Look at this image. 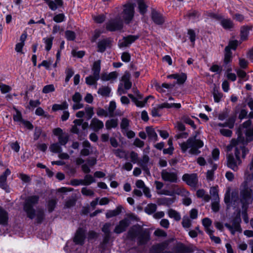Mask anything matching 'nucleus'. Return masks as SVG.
Masks as SVG:
<instances>
[{
	"label": "nucleus",
	"instance_id": "1",
	"mask_svg": "<svg viewBox=\"0 0 253 253\" xmlns=\"http://www.w3.org/2000/svg\"><path fill=\"white\" fill-rule=\"evenodd\" d=\"M38 195L29 196L26 198L23 204V210L28 218L33 219L36 218L38 223H41L44 219L45 214L43 209L36 210L34 207L39 203Z\"/></svg>",
	"mask_w": 253,
	"mask_h": 253
},
{
	"label": "nucleus",
	"instance_id": "2",
	"mask_svg": "<svg viewBox=\"0 0 253 253\" xmlns=\"http://www.w3.org/2000/svg\"><path fill=\"white\" fill-rule=\"evenodd\" d=\"M179 145L182 152L185 153L188 149H190L189 152L191 154L197 155L200 153L198 149L203 146L204 143L201 140L197 139L195 136L189 138L186 142Z\"/></svg>",
	"mask_w": 253,
	"mask_h": 253
},
{
	"label": "nucleus",
	"instance_id": "3",
	"mask_svg": "<svg viewBox=\"0 0 253 253\" xmlns=\"http://www.w3.org/2000/svg\"><path fill=\"white\" fill-rule=\"evenodd\" d=\"M135 5L128 2L123 5V11L121 13V21L126 24L131 23L134 15Z\"/></svg>",
	"mask_w": 253,
	"mask_h": 253
},
{
	"label": "nucleus",
	"instance_id": "4",
	"mask_svg": "<svg viewBox=\"0 0 253 253\" xmlns=\"http://www.w3.org/2000/svg\"><path fill=\"white\" fill-rule=\"evenodd\" d=\"M234 154L228 152L227 154V167L233 170L234 171H236L238 169V166L240 165L242 161L239 156V152L237 148H235Z\"/></svg>",
	"mask_w": 253,
	"mask_h": 253
},
{
	"label": "nucleus",
	"instance_id": "5",
	"mask_svg": "<svg viewBox=\"0 0 253 253\" xmlns=\"http://www.w3.org/2000/svg\"><path fill=\"white\" fill-rule=\"evenodd\" d=\"M241 221L240 212H239L231 221V224L226 223L224 225L229 230L232 235H234L236 232L240 233L242 232L241 226Z\"/></svg>",
	"mask_w": 253,
	"mask_h": 253
},
{
	"label": "nucleus",
	"instance_id": "6",
	"mask_svg": "<svg viewBox=\"0 0 253 253\" xmlns=\"http://www.w3.org/2000/svg\"><path fill=\"white\" fill-rule=\"evenodd\" d=\"M127 217L119 221L114 229V233L119 234L125 232L130 224V219H135L136 218L133 214H128Z\"/></svg>",
	"mask_w": 253,
	"mask_h": 253
},
{
	"label": "nucleus",
	"instance_id": "7",
	"mask_svg": "<svg viewBox=\"0 0 253 253\" xmlns=\"http://www.w3.org/2000/svg\"><path fill=\"white\" fill-rule=\"evenodd\" d=\"M240 138H238L237 140H233L231 143L227 146V150L228 152L231 151L233 149L235 150V148H237L239 152V156H240V153H242V157L244 158L247 154L249 153V150L245 148L243 143H240Z\"/></svg>",
	"mask_w": 253,
	"mask_h": 253
},
{
	"label": "nucleus",
	"instance_id": "8",
	"mask_svg": "<svg viewBox=\"0 0 253 253\" xmlns=\"http://www.w3.org/2000/svg\"><path fill=\"white\" fill-rule=\"evenodd\" d=\"M224 200L226 204L230 203L234 208L238 207L239 204L241 203L240 198L239 199L238 196V193L236 191L232 192L231 198L229 191H227L225 194Z\"/></svg>",
	"mask_w": 253,
	"mask_h": 253
},
{
	"label": "nucleus",
	"instance_id": "9",
	"mask_svg": "<svg viewBox=\"0 0 253 253\" xmlns=\"http://www.w3.org/2000/svg\"><path fill=\"white\" fill-rule=\"evenodd\" d=\"M182 179L183 181L192 188H196L198 183V178L196 173H185L183 175Z\"/></svg>",
	"mask_w": 253,
	"mask_h": 253
},
{
	"label": "nucleus",
	"instance_id": "10",
	"mask_svg": "<svg viewBox=\"0 0 253 253\" xmlns=\"http://www.w3.org/2000/svg\"><path fill=\"white\" fill-rule=\"evenodd\" d=\"M161 176L162 179L165 181L176 183L177 181V173L172 172L168 169L162 170L161 172Z\"/></svg>",
	"mask_w": 253,
	"mask_h": 253
},
{
	"label": "nucleus",
	"instance_id": "11",
	"mask_svg": "<svg viewBox=\"0 0 253 253\" xmlns=\"http://www.w3.org/2000/svg\"><path fill=\"white\" fill-rule=\"evenodd\" d=\"M142 228L138 225H133L128 230L126 234V238L128 240L134 241L138 234L142 231Z\"/></svg>",
	"mask_w": 253,
	"mask_h": 253
},
{
	"label": "nucleus",
	"instance_id": "12",
	"mask_svg": "<svg viewBox=\"0 0 253 253\" xmlns=\"http://www.w3.org/2000/svg\"><path fill=\"white\" fill-rule=\"evenodd\" d=\"M123 27V21L117 19L111 20L106 24V29L110 31L121 30Z\"/></svg>",
	"mask_w": 253,
	"mask_h": 253
},
{
	"label": "nucleus",
	"instance_id": "13",
	"mask_svg": "<svg viewBox=\"0 0 253 253\" xmlns=\"http://www.w3.org/2000/svg\"><path fill=\"white\" fill-rule=\"evenodd\" d=\"M252 197V190L245 188L240 192V202L242 207H245L248 204L249 201Z\"/></svg>",
	"mask_w": 253,
	"mask_h": 253
},
{
	"label": "nucleus",
	"instance_id": "14",
	"mask_svg": "<svg viewBox=\"0 0 253 253\" xmlns=\"http://www.w3.org/2000/svg\"><path fill=\"white\" fill-rule=\"evenodd\" d=\"M112 40L110 38H105L99 40L97 43V51L103 52L107 48L111 46Z\"/></svg>",
	"mask_w": 253,
	"mask_h": 253
},
{
	"label": "nucleus",
	"instance_id": "15",
	"mask_svg": "<svg viewBox=\"0 0 253 253\" xmlns=\"http://www.w3.org/2000/svg\"><path fill=\"white\" fill-rule=\"evenodd\" d=\"M137 244L138 245H143L147 243L150 240V235L148 232L142 228V231L138 234L137 237Z\"/></svg>",
	"mask_w": 253,
	"mask_h": 253
},
{
	"label": "nucleus",
	"instance_id": "16",
	"mask_svg": "<svg viewBox=\"0 0 253 253\" xmlns=\"http://www.w3.org/2000/svg\"><path fill=\"white\" fill-rule=\"evenodd\" d=\"M139 38L138 35H129L127 37H124L122 41H120L119 45L120 47H126L131 44Z\"/></svg>",
	"mask_w": 253,
	"mask_h": 253
},
{
	"label": "nucleus",
	"instance_id": "17",
	"mask_svg": "<svg viewBox=\"0 0 253 253\" xmlns=\"http://www.w3.org/2000/svg\"><path fill=\"white\" fill-rule=\"evenodd\" d=\"M139 38L138 35H129L127 37H124L122 41H120L119 45L120 47H126L131 44Z\"/></svg>",
	"mask_w": 253,
	"mask_h": 253
},
{
	"label": "nucleus",
	"instance_id": "18",
	"mask_svg": "<svg viewBox=\"0 0 253 253\" xmlns=\"http://www.w3.org/2000/svg\"><path fill=\"white\" fill-rule=\"evenodd\" d=\"M151 18L157 25H161L165 22V18L163 15L155 9L151 12Z\"/></svg>",
	"mask_w": 253,
	"mask_h": 253
},
{
	"label": "nucleus",
	"instance_id": "19",
	"mask_svg": "<svg viewBox=\"0 0 253 253\" xmlns=\"http://www.w3.org/2000/svg\"><path fill=\"white\" fill-rule=\"evenodd\" d=\"M175 189L174 190L170 191L167 189H163L159 192H158L159 194L160 195H165L167 196H174L175 194L179 195L183 191L185 192L187 194H189V192L187 191H185L184 189H181L180 188L178 187L177 186H175Z\"/></svg>",
	"mask_w": 253,
	"mask_h": 253
},
{
	"label": "nucleus",
	"instance_id": "20",
	"mask_svg": "<svg viewBox=\"0 0 253 253\" xmlns=\"http://www.w3.org/2000/svg\"><path fill=\"white\" fill-rule=\"evenodd\" d=\"M85 239V232L83 228H79L74 238V242L76 244L82 245Z\"/></svg>",
	"mask_w": 253,
	"mask_h": 253
},
{
	"label": "nucleus",
	"instance_id": "21",
	"mask_svg": "<svg viewBox=\"0 0 253 253\" xmlns=\"http://www.w3.org/2000/svg\"><path fill=\"white\" fill-rule=\"evenodd\" d=\"M72 100L75 104L73 105L74 110H78L84 107V104L81 103L82 100V96L78 92H76L72 96Z\"/></svg>",
	"mask_w": 253,
	"mask_h": 253
},
{
	"label": "nucleus",
	"instance_id": "22",
	"mask_svg": "<svg viewBox=\"0 0 253 253\" xmlns=\"http://www.w3.org/2000/svg\"><path fill=\"white\" fill-rule=\"evenodd\" d=\"M252 121L249 120L243 124L244 128H246V135L248 141H251L253 136V126H251Z\"/></svg>",
	"mask_w": 253,
	"mask_h": 253
},
{
	"label": "nucleus",
	"instance_id": "23",
	"mask_svg": "<svg viewBox=\"0 0 253 253\" xmlns=\"http://www.w3.org/2000/svg\"><path fill=\"white\" fill-rule=\"evenodd\" d=\"M90 126L94 131H97L103 128L104 124L98 119L94 118L90 122Z\"/></svg>",
	"mask_w": 253,
	"mask_h": 253
},
{
	"label": "nucleus",
	"instance_id": "24",
	"mask_svg": "<svg viewBox=\"0 0 253 253\" xmlns=\"http://www.w3.org/2000/svg\"><path fill=\"white\" fill-rule=\"evenodd\" d=\"M174 253H188L190 252V249L182 243H177L172 248Z\"/></svg>",
	"mask_w": 253,
	"mask_h": 253
},
{
	"label": "nucleus",
	"instance_id": "25",
	"mask_svg": "<svg viewBox=\"0 0 253 253\" xmlns=\"http://www.w3.org/2000/svg\"><path fill=\"white\" fill-rule=\"evenodd\" d=\"M45 2L48 4L49 8L52 10H55L58 6H62L63 4L62 0H45Z\"/></svg>",
	"mask_w": 253,
	"mask_h": 253
},
{
	"label": "nucleus",
	"instance_id": "26",
	"mask_svg": "<svg viewBox=\"0 0 253 253\" xmlns=\"http://www.w3.org/2000/svg\"><path fill=\"white\" fill-rule=\"evenodd\" d=\"M220 24L226 30H230L234 27V23L230 18H222L220 20Z\"/></svg>",
	"mask_w": 253,
	"mask_h": 253
},
{
	"label": "nucleus",
	"instance_id": "27",
	"mask_svg": "<svg viewBox=\"0 0 253 253\" xmlns=\"http://www.w3.org/2000/svg\"><path fill=\"white\" fill-rule=\"evenodd\" d=\"M146 132L149 139L151 141H156L158 139V135L154 128L150 126H147L145 128Z\"/></svg>",
	"mask_w": 253,
	"mask_h": 253
},
{
	"label": "nucleus",
	"instance_id": "28",
	"mask_svg": "<svg viewBox=\"0 0 253 253\" xmlns=\"http://www.w3.org/2000/svg\"><path fill=\"white\" fill-rule=\"evenodd\" d=\"M83 146L84 148L81 151V155L83 156H88L90 152V149L91 148V145L89 142L87 140H85L83 143Z\"/></svg>",
	"mask_w": 253,
	"mask_h": 253
},
{
	"label": "nucleus",
	"instance_id": "29",
	"mask_svg": "<svg viewBox=\"0 0 253 253\" xmlns=\"http://www.w3.org/2000/svg\"><path fill=\"white\" fill-rule=\"evenodd\" d=\"M175 198H160L158 200V204L161 205L169 206L173 204L175 201Z\"/></svg>",
	"mask_w": 253,
	"mask_h": 253
},
{
	"label": "nucleus",
	"instance_id": "30",
	"mask_svg": "<svg viewBox=\"0 0 253 253\" xmlns=\"http://www.w3.org/2000/svg\"><path fill=\"white\" fill-rule=\"evenodd\" d=\"M181 107V104L180 103H168V102H164L163 103L159 104L158 105V108L159 109H163V108H176L179 109Z\"/></svg>",
	"mask_w": 253,
	"mask_h": 253
},
{
	"label": "nucleus",
	"instance_id": "31",
	"mask_svg": "<svg viewBox=\"0 0 253 253\" xmlns=\"http://www.w3.org/2000/svg\"><path fill=\"white\" fill-rule=\"evenodd\" d=\"M122 207L121 206H119L117 207L115 210H110L108 211L106 213V217L107 218L112 217L113 216H117L121 213L122 210Z\"/></svg>",
	"mask_w": 253,
	"mask_h": 253
},
{
	"label": "nucleus",
	"instance_id": "32",
	"mask_svg": "<svg viewBox=\"0 0 253 253\" xmlns=\"http://www.w3.org/2000/svg\"><path fill=\"white\" fill-rule=\"evenodd\" d=\"M166 248V245L164 243H160L153 246L150 249V253H160Z\"/></svg>",
	"mask_w": 253,
	"mask_h": 253
},
{
	"label": "nucleus",
	"instance_id": "33",
	"mask_svg": "<svg viewBox=\"0 0 253 253\" xmlns=\"http://www.w3.org/2000/svg\"><path fill=\"white\" fill-rule=\"evenodd\" d=\"M8 221L7 212L0 207V224L6 225Z\"/></svg>",
	"mask_w": 253,
	"mask_h": 253
},
{
	"label": "nucleus",
	"instance_id": "34",
	"mask_svg": "<svg viewBox=\"0 0 253 253\" xmlns=\"http://www.w3.org/2000/svg\"><path fill=\"white\" fill-rule=\"evenodd\" d=\"M93 75L96 76L97 77H100V72L101 70V61L98 60L94 62L92 67Z\"/></svg>",
	"mask_w": 253,
	"mask_h": 253
},
{
	"label": "nucleus",
	"instance_id": "35",
	"mask_svg": "<svg viewBox=\"0 0 253 253\" xmlns=\"http://www.w3.org/2000/svg\"><path fill=\"white\" fill-rule=\"evenodd\" d=\"M111 91V89L109 86H102L98 89L97 93L102 96L108 97L109 96Z\"/></svg>",
	"mask_w": 253,
	"mask_h": 253
},
{
	"label": "nucleus",
	"instance_id": "36",
	"mask_svg": "<svg viewBox=\"0 0 253 253\" xmlns=\"http://www.w3.org/2000/svg\"><path fill=\"white\" fill-rule=\"evenodd\" d=\"M168 214L170 218H173L176 221H179L181 219L180 214L172 209H170L168 211Z\"/></svg>",
	"mask_w": 253,
	"mask_h": 253
},
{
	"label": "nucleus",
	"instance_id": "37",
	"mask_svg": "<svg viewBox=\"0 0 253 253\" xmlns=\"http://www.w3.org/2000/svg\"><path fill=\"white\" fill-rule=\"evenodd\" d=\"M137 4L140 13L144 15L147 11L148 7L147 5L146 4L144 0H138Z\"/></svg>",
	"mask_w": 253,
	"mask_h": 253
},
{
	"label": "nucleus",
	"instance_id": "38",
	"mask_svg": "<svg viewBox=\"0 0 253 253\" xmlns=\"http://www.w3.org/2000/svg\"><path fill=\"white\" fill-rule=\"evenodd\" d=\"M100 77H97L96 76L90 75L85 78V83L89 85H96L97 81Z\"/></svg>",
	"mask_w": 253,
	"mask_h": 253
},
{
	"label": "nucleus",
	"instance_id": "39",
	"mask_svg": "<svg viewBox=\"0 0 253 253\" xmlns=\"http://www.w3.org/2000/svg\"><path fill=\"white\" fill-rule=\"evenodd\" d=\"M181 224L183 228L188 231L192 225V221L188 216H184L182 218Z\"/></svg>",
	"mask_w": 253,
	"mask_h": 253
},
{
	"label": "nucleus",
	"instance_id": "40",
	"mask_svg": "<svg viewBox=\"0 0 253 253\" xmlns=\"http://www.w3.org/2000/svg\"><path fill=\"white\" fill-rule=\"evenodd\" d=\"M157 209V206L155 204H149L145 207L144 211L148 214L154 213Z\"/></svg>",
	"mask_w": 253,
	"mask_h": 253
},
{
	"label": "nucleus",
	"instance_id": "41",
	"mask_svg": "<svg viewBox=\"0 0 253 253\" xmlns=\"http://www.w3.org/2000/svg\"><path fill=\"white\" fill-rule=\"evenodd\" d=\"M211 220L210 218L207 217L204 218L202 220L203 225L204 226L206 232H207V234L209 233V231H213V230H212L211 228Z\"/></svg>",
	"mask_w": 253,
	"mask_h": 253
},
{
	"label": "nucleus",
	"instance_id": "42",
	"mask_svg": "<svg viewBox=\"0 0 253 253\" xmlns=\"http://www.w3.org/2000/svg\"><path fill=\"white\" fill-rule=\"evenodd\" d=\"M68 108V104L66 101H64L61 104H55L53 105L52 110L54 111H56L60 110H66Z\"/></svg>",
	"mask_w": 253,
	"mask_h": 253
},
{
	"label": "nucleus",
	"instance_id": "43",
	"mask_svg": "<svg viewBox=\"0 0 253 253\" xmlns=\"http://www.w3.org/2000/svg\"><path fill=\"white\" fill-rule=\"evenodd\" d=\"M149 161V156L148 155H145L143 156L142 159L138 163L139 166L141 167L142 169L145 171L147 170V165Z\"/></svg>",
	"mask_w": 253,
	"mask_h": 253
},
{
	"label": "nucleus",
	"instance_id": "44",
	"mask_svg": "<svg viewBox=\"0 0 253 253\" xmlns=\"http://www.w3.org/2000/svg\"><path fill=\"white\" fill-rule=\"evenodd\" d=\"M118 120L112 119L107 120L105 123V126L107 129H110L112 128H115L118 126Z\"/></svg>",
	"mask_w": 253,
	"mask_h": 253
},
{
	"label": "nucleus",
	"instance_id": "45",
	"mask_svg": "<svg viewBox=\"0 0 253 253\" xmlns=\"http://www.w3.org/2000/svg\"><path fill=\"white\" fill-rule=\"evenodd\" d=\"M53 37H46L43 39V41L45 43V49L47 51H49L52 45Z\"/></svg>",
	"mask_w": 253,
	"mask_h": 253
},
{
	"label": "nucleus",
	"instance_id": "46",
	"mask_svg": "<svg viewBox=\"0 0 253 253\" xmlns=\"http://www.w3.org/2000/svg\"><path fill=\"white\" fill-rule=\"evenodd\" d=\"M122 81L124 82V87L127 90L131 88V83L129 81V75L126 74L122 77Z\"/></svg>",
	"mask_w": 253,
	"mask_h": 253
},
{
	"label": "nucleus",
	"instance_id": "47",
	"mask_svg": "<svg viewBox=\"0 0 253 253\" xmlns=\"http://www.w3.org/2000/svg\"><path fill=\"white\" fill-rule=\"evenodd\" d=\"M249 34V29L247 27H243L241 29V40L244 41L246 40Z\"/></svg>",
	"mask_w": 253,
	"mask_h": 253
},
{
	"label": "nucleus",
	"instance_id": "48",
	"mask_svg": "<svg viewBox=\"0 0 253 253\" xmlns=\"http://www.w3.org/2000/svg\"><path fill=\"white\" fill-rule=\"evenodd\" d=\"M49 149L52 152L55 153H60L62 151L61 145L58 143L52 144L50 145Z\"/></svg>",
	"mask_w": 253,
	"mask_h": 253
},
{
	"label": "nucleus",
	"instance_id": "49",
	"mask_svg": "<svg viewBox=\"0 0 253 253\" xmlns=\"http://www.w3.org/2000/svg\"><path fill=\"white\" fill-rule=\"evenodd\" d=\"M129 121L126 118H123L122 120L120 126L122 129V132H124L125 131H126L128 129H129Z\"/></svg>",
	"mask_w": 253,
	"mask_h": 253
},
{
	"label": "nucleus",
	"instance_id": "50",
	"mask_svg": "<svg viewBox=\"0 0 253 253\" xmlns=\"http://www.w3.org/2000/svg\"><path fill=\"white\" fill-rule=\"evenodd\" d=\"M84 185H89L92 183L95 182L94 178L90 174H86L84 176Z\"/></svg>",
	"mask_w": 253,
	"mask_h": 253
},
{
	"label": "nucleus",
	"instance_id": "51",
	"mask_svg": "<svg viewBox=\"0 0 253 253\" xmlns=\"http://www.w3.org/2000/svg\"><path fill=\"white\" fill-rule=\"evenodd\" d=\"M117 74L115 72H112L108 74H104L101 77V80L103 81H107L117 78Z\"/></svg>",
	"mask_w": 253,
	"mask_h": 253
},
{
	"label": "nucleus",
	"instance_id": "52",
	"mask_svg": "<svg viewBox=\"0 0 253 253\" xmlns=\"http://www.w3.org/2000/svg\"><path fill=\"white\" fill-rule=\"evenodd\" d=\"M212 94L213 96L214 101L215 102H219L222 97V93L219 92L216 87L213 88Z\"/></svg>",
	"mask_w": 253,
	"mask_h": 253
},
{
	"label": "nucleus",
	"instance_id": "53",
	"mask_svg": "<svg viewBox=\"0 0 253 253\" xmlns=\"http://www.w3.org/2000/svg\"><path fill=\"white\" fill-rule=\"evenodd\" d=\"M113 153L117 157H119V158H125L126 159H127L126 154L125 151L122 149H117L113 150Z\"/></svg>",
	"mask_w": 253,
	"mask_h": 253
},
{
	"label": "nucleus",
	"instance_id": "54",
	"mask_svg": "<svg viewBox=\"0 0 253 253\" xmlns=\"http://www.w3.org/2000/svg\"><path fill=\"white\" fill-rule=\"evenodd\" d=\"M69 140V135L68 134H63L58 137V143L61 145H65Z\"/></svg>",
	"mask_w": 253,
	"mask_h": 253
},
{
	"label": "nucleus",
	"instance_id": "55",
	"mask_svg": "<svg viewBox=\"0 0 253 253\" xmlns=\"http://www.w3.org/2000/svg\"><path fill=\"white\" fill-rule=\"evenodd\" d=\"M239 42L237 40L230 41L228 45L225 48V51H230L231 49L235 50Z\"/></svg>",
	"mask_w": 253,
	"mask_h": 253
},
{
	"label": "nucleus",
	"instance_id": "56",
	"mask_svg": "<svg viewBox=\"0 0 253 253\" xmlns=\"http://www.w3.org/2000/svg\"><path fill=\"white\" fill-rule=\"evenodd\" d=\"M57 201L55 199H50L48 201L47 203V209L49 212H52L54 210Z\"/></svg>",
	"mask_w": 253,
	"mask_h": 253
},
{
	"label": "nucleus",
	"instance_id": "57",
	"mask_svg": "<svg viewBox=\"0 0 253 253\" xmlns=\"http://www.w3.org/2000/svg\"><path fill=\"white\" fill-rule=\"evenodd\" d=\"M55 90V87L52 84L45 85L42 89V92L43 93H48L49 92H53Z\"/></svg>",
	"mask_w": 253,
	"mask_h": 253
},
{
	"label": "nucleus",
	"instance_id": "58",
	"mask_svg": "<svg viewBox=\"0 0 253 253\" xmlns=\"http://www.w3.org/2000/svg\"><path fill=\"white\" fill-rule=\"evenodd\" d=\"M15 110L16 111V114L13 115V120L20 123H22L24 119L22 118L21 112L16 109H15Z\"/></svg>",
	"mask_w": 253,
	"mask_h": 253
},
{
	"label": "nucleus",
	"instance_id": "59",
	"mask_svg": "<svg viewBox=\"0 0 253 253\" xmlns=\"http://www.w3.org/2000/svg\"><path fill=\"white\" fill-rule=\"evenodd\" d=\"M65 37L68 41H74L76 38V34L73 31L67 30L65 32Z\"/></svg>",
	"mask_w": 253,
	"mask_h": 253
},
{
	"label": "nucleus",
	"instance_id": "60",
	"mask_svg": "<svg viewBox=\"0 0 253 253\" xmlns=\"http://www.w3.org/2000/svg\"><path fill=\"white\" fill-rule=\"evenodd\" d=\"M210 192L214 200H219V197L218 194L217 189L215 187H212L211 188Z\"/></svg>",
	"mask_w": 253,
	"mask_h": 253
},
{
	"label": "nucleus",
	"instance_id": "61",
	"mask_svg": "<svg viewBox=\"0 0 253 253\" xmlns=\"http://www.w3.org/2000/svg\"><path fill=\"white\" fill-rule=\"evenodd\" d=\"M85 111L86 114L87 120L90 119L94 115L93 107L87 106L85 107Z\"/></svg>",
	"mask_w": 253,
	"mask_h": 253
},
{
	"label": "nucleus",
	"instance_id": "62",
	"mask_svg": "<svg viewBox=\"0 0 253 253\" xmlns=\"http://www.w3.org/2000/svg\"><path fill=\"white\" fill-rule=\"evenodd\" d=\"M188 35L189 36V39L192 43L193 45H194L195 41L196 40V34L194 31L192 29L188 30Z\"/></svg>",
	"mask_w": 253,
	"mask_h": 253
},
{
	"label": "nucleus",
	"instance_id": "63",
	"mask_svg": "<svg viewBox=\"0 0 253 253\" xmlns=\"http://www.w3.org/2000/svg\"><path fill=\"white\" fill-rule=\"evenodd\" d=\"M106 18V16L104 14H100L93 16V20L96 23H103Z\"/></svg>",
	"mask_w": 253,
	"mask_h": 253
},
{
	"label": "nucleus",
	"instance_id": "64",
	"mask_svg": "<svg viewBox=\"0 0 253 253\" xmlns=\"http://www.w3.org/2000/svg\"><path fill=\"white\" fill-rule=\"evenodd\" d=\"M12 89V88L6 84H1L0 85V90L2 93H6L10 92Z\"/></svg>",
	"mask_w": 253,
	"mask_h": 253
}]
</instances>
